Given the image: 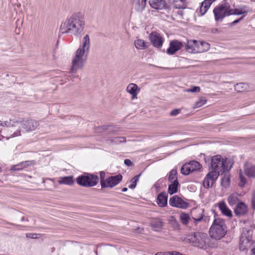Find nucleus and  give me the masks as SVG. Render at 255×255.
Masks as SVG:
<instances>
[{"label": "nucleus", "instance_id": "1", "mask_svg": "<svg viewBox=\"0 0 255 255\" xmlns=\"http://www.w3.org/2000/svg\"><path fill=\"white\" fill-rule=\"evenodd\" d=\"M205 161L206 163H210L213 170L206 175L203 182V186L207 189L212 186L220 174L228 172L233 165L232 160L224 159L220 155L214 156L211 159L209 157L205 158Z\"/></svg>", "mask_w": 255, "mask_h": 255}, {"label": "nucleus", "instance_id": "2", "mask_svg": "<svg viewBox=\"0 0 255 255\" xmlns=\"http://www.w3.org/2000/svg\"><path fill=\"white\" fill-rule=\"evenodd\" d=\"M85 26L84 13L78 11L74 12L68 17L64 22H62L60 32L64 33H71L75 36L80 35Z\"/></svg>", "mask_w": 255, "mask_h": 255}, {"label": "nucleus", "instance_id": "3", "mask_svg": "<svg viewBox=\"0 0 255 255\" xmlns=\"http://www.w3.org/2000/svg\"><path fill=\"white\" fill-rule=\"evenodd\" d=\"M184 241L191 246L203 250L217 247L216 241L211 239L207 234L202 232H192L186 235Z\"/></svg>", "mask_w": 255, "mask_h": 255}, {"label": "nucleus", "instance_id": "4", "mask_svg": "<svg viewBox=\"0 0 255 255\" xmlns=\"http://www.w3.org/2000/svg\"><path fill=\"white\" fill-rule=\"evenodd\" d=\"M90 47V38L88 34H86L83 37L82 48H79L75 53V55L72 60L71 71L77 70L81 69L84 62L87 59Z\"/></svg>", "mask_w": 255, "mask_h": 255}, {"label": "nucleus", "instance_id": "5", "mask_svg": "<svg viewBox=\"0 0 255 255\" xmlns=\"http://www.w3.org/2000/svg\"><path fill=\"white\" fill-rule=\"evenodd\" d=\"M227 229L225 221L220 218H216L209 230L210 238L213 240H219L224 237Z\"/></svg>", "mask_w": 255, "mask_h": 255}, {"label": "nucleus", "instance_id": "6", "mask_svg": "<svg viewBox=\"0 0 255 255\" xmlns=\"http://www.w3.org/2000/svg\"><path fill=\"white\" fill-rule=\"evenodd\" d=\"M230 4L228 2H225L218 6L216 7L213 12L216 21L224 18L227 15L226 8H229Z\"/></svg>", "mask_w": 255, "mask_h": 255}, {"label": "nucleus", "instance_id": "7", "mask_svg": "<svg viewBox=\"0 0 255 255\" xmlns=\"http://www.w3.org/2000/svg\"><path fill=\"white\" fill-rule=\"evenodd\" d=\"M19 125L22 126V128L25 129L26 131H31L35 130L39 125V122L31 119L27 120L22 119L19 121Z\"/></svg>", "mask_w": 255, "mask_h": 255}, {"label": "nucleus", "instance_id": "8", "mask_svg": "<svg viewBox=\"0 0 255 255\" xmlns=\"http://www.w3.org/2000/svg\"><path fill=\"white\" fill-rule=\"evenodd\" d=\"M169 205L172 207H174L181 209H187L189 206V204L182 200L177 195L172 196L169 199Z\"/></svg>", "mask_w": 255, "mask_h": 255}, {"label": "nucleus", "instance_id": "9", "mask_svg": "<svg viewBox=\"0 0 255 255\" xmlns=\"http://www.w3.org/2000/svg\"><path fill=\"white\" fill-rule=\"evenodd\" d=\"M123 179V176L121 174H118L115 176H111L107 178V181L103 189L106 188H112L119 184Z\"/></svg>", "mask_w": 255, "mask_h": 255}, {"label": "nucleus", "instance_id": "10", "mask_svg": "<svg viewBox=\"0 0 255 255\" xmlns=\"http://www.w3.org/2000/svg\"><path fill=\"white\" fill-rule=\"evenodd\" d=\"M149 38L153 46L157 48L162 47L163 39L160 34L157 32H152L149 35Z\"/></svg>", "mask_w": 255, "mask_h": 255}, {"label": "nucleus", "instance_id": "11", "mask_svg": "<svg viewBox=\"0 0 255 255\" xmlns=\"http://www.w3.org/2000/svg\"><path fill=\"white\" fill-rule=\"evenodd\" d=\"M246 233L244 230L240 239L239 248L242 251L246 249V246L244 244H248L252 239V232L250 230H246Z\"/></svg>", "mask_w": 255, "mask_h": 255}, {"label": "nucleus", "instance_id": "12", "mask_svg": "<svg viewBox=\"0 0 255 255\" xmlns=\"http://www.w3.org/2000/svg\"><path fill=\"white\" fill-rule=\"evenodd\" d=\"M183 46L182 42L177 40L170 41L169 47L167 49L166 53L169 55H173L177 51L181 49Z\"/></svg>", "mask_w": 255, "mask_h": 255}, {"label": "nucleus", "instance_id": "13", "mask_svg": "<svg viewBox=\"0 0 255 255\" xmlns=\"http://www.w3.org/2000/svg\"><path fill=\"white\" fill-rule=\"evenodd\" d=\"M149 3L151 7L157 10L167 9L169 7L165 0H151Z\"/></svg>", "mask_w": 255, "mask_h": 255}, {"label": "nucleus", "instance_id": "14", "mask_svg": "<svg viewBox=\"0 0 255 255\" xmlns=\"http://www.w3.org/2000/svg\"><path fill=\"white\" fill-rule=\"evenodd\" d=\"M247 212V206L246 205L241 202L237 205L235 209H234V212L235 214L238 216H242L244 215Z\"/></svg>", "mask_w": 255, "mask_h": 255}, {"label": "nucleus", "instance_id": "15", "mask_svg": "<svg viewBox=\"0 0 255 255\" xmlns=\"http://www.w3.org/2000/svg\"><path fill=\"white\" fill-rule=\"evenodd\" d=\"M85 173L87 182L91 184V185H88V187H94L97 185L99 180V177L98 175L86 172H85Z\"/></svg>", "mask_w": 255, "mask_h": 255}, {"label": "nucleus", "instance_id": "16", "mask_svg": "<svg viewBox=\"0 0 255 255\" xmlns=\"http://www.w3.org/2000/svg\"><path fill=\"white\" fill-rule=\"evenodd\" d=\"M167 194L165 192L159 193L157 198V204L160 207H164L167 205Z\"/></svg>", "mask_w": 255, "mask_h": 255}, {"label": "nucleus", "instance_id": "17", "mask_svg": "<svg viewBox=\"0 0 255 255\" xmlns=\"http://www.w3.org/2000/svg\"><path fill=\"white\" fill-rule=\"evenodd\" d=\"M244 170L246 175L249 177H255V165L247 162L244 165Z\"/></svg>", "mask_w": 255, "mask_h": 255}, {"label": "nucleus", "instance_id": "18", "mask_svg": "<svg viewBox=\"0 0 255 255\" xmlns=\"http://www.w3.org/2000/svg\"><path fill=\"white\" fill-rule=\"evenodd\" d=\"M127 91L132 96V99L137 98V91H139L138 86L133 83L129 84L127 87Z\"/></svg>", "mask_w": 255, "mask_h": 255}, {"label": "nucleus", "instance_id": "19", "mask_svg": "<svg viewBox=\"0 0 255 255\" xmlns=\"http://www.w3.org/2000/svg\"><path fill=\"white\" fill-rule=\"evenodd\" d=\"M218 207L222 213L228 217H232V213L231 210L227 207L226 203L224 201L220 202L218 203Z\"/></svg>", "mask_w": 255, "mask_h": 255}, {"label": "nucleus", "instance_id": "20", "mask_svg": "<svg viewBox=\"0 0 255 255\" xmlns=\"http://www.w3.org/2000/svg\"><path fill=\"white\" fill-rule=\"evenodd\" d=\"M58 183L59 184H65L71 186L74 183L73 176H69L60 177Z\"/></svg>", "mask_w": 255, "mask_h": 255}, {"label": "nucleus", "instance_id": "21", "mask_svg": "<svg viewBox=\"0 0 255 255\" xmlns=\"http://www.w3.org/2000/svg\"><path fill=\"white\" fill-rule=\"evenodd\" d=\"M76 182L80 186L84 187H88V185H91V183L87 182L85 173L81 175H79L76 178Z\"/></svg>", "mask_w": 255, "mask_h": 255}, {"label": "nucleus", "instance_id": "22", "mask_svg": "<svg viewBox=\"0 0 255 255\" xmlns=\"http://www.w3.org/2000/svg\"><path fill=\"white\" fill-rule=\"evenodd\" d=\"M196 43V40H188L186 45L187 51L190 53H198V49H195V43Z\"/></svg>", "mask_w": 255, "mask_h": 255}, {"label": "nucleus", "instance_id": "23", "mask_svg": "<svg viewBox=\"0 0 255 255\" xmlns=\"http://www.w3.org/2000/svg\"><path fill=\"white\" fill-rule=\"evenodd\" d=\"M212 3V1L209 0H205L201 3L200 8L201 15H203L207 12Z\"/></svg>", "mask_w": 255, "mask_h": 255}, {"label": "nucleus", "instance_id": "24", "mask_svg": "<svg viewBox=\"0 0 255 255\" xmlns=\"http://www.w3.org/2000/svg\"><path fill=\"white\" fill-rule=\"evenodd\" d=\"M172 183L169 185L168 192L170 195H172L177 192L178 187L179 185L178 180H174L171 182Z\"/></svg>", "mask_w": 255, "mask_h": 255}, {"label": "nucleus", "instance_id": "25", "mask_svg": "<svg viewBox=\"0 0 255 255\" xmlns=\"http://www.w3.org/2000/svg\"><path fill=\"white\" fill-rule=\"evenodd\" d=\"M151 226L155 231H158L162 229L163 222L160 219L156 218L151 222Z\"/></svg>", "mask_w": 255, "mask_h": 255}, {"label": "nucleus", "instance_id": "26", "mask_svg": "<svg viewBox=\"0 0 255 255\" xmlns=\"http://www.w3.org/2000/svg\"><path fill=\"white\" fill-rule=\"evenodd\" d=\"M249 86L248 84L245 83H240L236 84L234 86L235 90L238 92H243L245 91H248Z\"/></svg>", "mask_w": 255, "mask_h": 255}, {"label": "nucleus", "instance_id": "27", "mask_svg": "<svg viewBox=\"0 0 255 255\" xmlns=\"http://www.w3.org/2000/svg\"><path fill=\"white\" fill-rule=\"evenodd\" d=\"M135 47L138 49H145L148 46V43L142 39H137L134 41Z\"/></svg>", "mask_w": 255, "mask_h": 255}, {"label": "nucleus", "instance_id": "28", "mask_svg": "<svg viewBox=\"0 0 255 255\" xmlns=\"http://www.w3.org/2000/svg\"><path fill=\"white\" fill-rule=\"evenodd\" d=\"M147 0H138L135 4V9L137 11L141 12L145 8Z\"/></svg>", "mask_w": 255, "mask_h": 255}, {"label": "nucleus", "instance_id": "29", "mask_svg": "<svg viewBox=\"0 0 255 255\" xmlns=\"http://www.w3.org/2000/svg\"><path fill=\"white\" fill-rule=\"evenodd\" d=\"M181 173L184 175H187L190 173L193 172V169L191 168L189 164L186 163L182 165L180 170Z\"/></svg>", "mask_w": 255, "mask_h": 255}, {"label": "nucleus", "instance_id": "30", "mask_svg": "<svg viewBox=\"0 0 255 255\" xmlns=\"http://www.w3.org/2000/svg\"><path fill=\"white\" fill-rule=\"evenodd\" d=\"M3 127H6L9 128H13L14 127H18L19 128V122L18 121H11L10 120L9 121L2 122Z\"/></svg>", "mask_w": 255, "mask_h": 255}, {"label": "nucleus", "instance_id": "31", "mask_svg": "<svg viewBox=\"0 0 255 255\" xmlns=\"http://www.w3.org/2000/svg\"><path fill=\"white\" fill-rule=\"evenodd\" d=\"M238 201L239 198L237 194H231L228 198V203L231 206L235 205L237 203Z\"/></svg>", "mask_w": 255, "mask_h": 255}, {"label": "nucleus", "instance_id": "32", "mask_svg": "<svg viewBox=\"0 0 255 255\" xmlns=\"http://www.w3.org/2000/svg\"><path fill=\"white\" fill-rule=\"evenodd\" d=\"M200 49H198V53H202L208 50L210 48V45L206 42L201 41H200Z\"/></svg>", "mask_w": 255, "mask_h": 255}, {"label": "nucleus", "instance_id": "33", "mask_svg": "<svg viewBox=\"0 0 255 255\" xmlns=\"http://www.w3.org/2000/svg\"><path fill=\"white\" fill-rule=\"evenodd\" d=\"M181 222L184 225H187L190 220L189 215L185 213H182L180 215Z\"/></svg>", "mask_w": 255, "mask_h": 255}, {"label": "nucleus", "instance_id": "34", "mask_svg": "<svg viewBox=\"0 0 255 255\" xmlns=\"http://www.w3.org/2000/svg\"><path fill=\"white\" fill-rule=\"evenodd\" d=\"M188 164H189L191 168L193 169V172L200 169L202 167V166L200 163L196 161H191L188 162Z\"/></svg>", "mask_w": 255, "mask_h": 255}, {"label": "nucleus", "instance_id": "35", "mask_svg": "<svg viewBox=\"0 0 255 255\" xmlns=\"http://www.w3.org/2000/svg\"><path fill=\"white\" fill-rule=\"evenodd\" d=\"M141 173L134 176L130 180L131 184L129 185L128 187L130 189H134L136 186L137 182L138 181Z\"/></svg>", "mask_w": 255, "mask_h": 255}, {"label": "nucleus", "instance_id": "36", "mask_svg": "<svg viewBox=\"0 0 255 255\" xmlns=\"http://www.w3.org/2000/svg\"><path fill=\"white\" fill-rule=\"evenodd\" d=\"M178 180L177 171L176 169H173L170 171L169 173L168 180L170 182H173L174 180Z\"/></svg>", "mask_w": 255, "mask_h": 255}, {"label": "nucleus", "instance_id": "37", "mask_svg": "<svg viewBox=\"0 0 255 255\" xmlns=\"http://www.w3.org/2000/svg\"><path fill=\"white\" fill-rule=\"evenodd\" d=\"M230 182V177L228 176H227L226 174H225L222 178L221 183L222 186L225 187H227L229 186Z\"/></svg>", "mask_w": 255, "mask_h": 255}, {"label": "nucleus", "instance_id": "38", "mask_svg": "<svg viewBox=\"0 0 255 255\" xmlns=\"http://www.w3.org/2000/svg\"><path fill=\"white\" fill-rule=\"evenodd\" d=\"M106 177V173L104 171H100V183L101 186V188L103 189V187L105 184L106 182L107 178Z\"/></svg>", "mask_w": 255, "mask_h": 255}, {"label": "nucleus", "instance_id": "39", "mask_svg": "<svg viewBox=\"0 0 255 255\" xmlns=\"http://www.w3.org/2000/svg\"><path fill=\"white\" fill-rule=\"evenodd\" d=\"M207 102L205 98H201L195 104V108H199L204 105Z\"/></svg>", "mask_w": 255, "mask_h": 255}, {"label": "nucleus", "instance_id": "40", "mask_svg": "<svg viewBox=\"0 0 255 255\" xmlns=\"http://www.w3.org/2000/svg\"><path fill=\"white\" fill-rule=\"evenodd\" d=\"M113 141L115 143L118 144L126 142V139L125 137H116L113 139Z\"/></svg>", "mask_w": 255, "mask_h": 255}, {"label": "nucleus", "instance_id": "41", "mask_svg": "<svg viewBox=\"0 0 255 255\" xmlns=\"http://www.w3.org/2000/svg\"><path fill=\"white\" fill-rule=\"evenodd\" d=\"M239 176L240 178V183L239 184V186L241 187H244L245 184L246 183V180L245 177L242 175V171L240 170Z\"/></svg>", "mask_w": 255, "mask_h": 255}, {"label": "nucleus", "instance_id": "42", "mask_svg": "<svg viewBox=\"0 0 255 255\" xmlns=\"http://www.w3.org/2000/svg\"><path fill=\"white\" fill-rule=\"evenodd\" d=\"M171 224L172 227L176 230L180 229V226L178 222L176 220H173L171 221Z\"/></svg>", "mask_w": 255, "mask_h": 255}, {"label": "nucleus", "instance_id": "43", "mask_svg": "<svg viewBox=\"0 0 255 255\" xmlns=\"http://www.w3.org/2000/svg\"><path fill=\"white\" fill-rule=\"evenodd\" d=\"M23 169V166L21 165V163H19L16 165L13 166L11 167V170L13 171H20Z\"/></svg>", "mask_w": 255, "mask_h": 255}, {"label": "nucleus", "instance_id": "44", "mask_svg": "<svg viewBox=\"0 0 255 255\" xmlns=\"http://www.w3.org/2000/svg\"><path fill=\"white\" fill-rule=\"evenodd\" d=\"M21 165L23 166V168L27 167V166L30 165L32 163H34V161H25L20 162Z\"/></svg>", "mask_w": 255, "mask_h": 255}, {"label": "nucleus", "instance_id": "45", "mask_svg": "<svg viewBox=\"0 0 255 255\" xmlns=\"http://www.w3.org/2000/svg\"><path fill=\"white\" fill-rule=\"evenodd\" d=\"M200 88L199 87L194 86V87H192V88L187 90V91L188 92L194 93V92H200Z\"/></svg>", "mask_w": 255, "mask_h": 255}, {"label": "nucleus", "instance_id": "46", "mask_svg": "<svg viewBox=\"0 0 255 255\" xmlns=\"http://www.w3.org/2000/svg\"><path fill=\"white\" fill-rule=\"evenodd\" d=\"M235 15H240L244 13H247L246 11H244L241 9L236 8L234 9Z\"/></svg>", "mask_w": 255, "mask_h": 255}, {"label": "nucleus", "instance_id": "47", "mask_svg": "<svg viewBox=\"0 0 255 255\" xmlns=\"http://www.w3.org/2000/svg\"><path fill=\"white\" fill-rule=\"evenodd\" d=\"M252 207L253 209H255V190L252 193Z\"/></svg>", "mask_w": 255, "mask_h": 255}, {"label": "nucleus", "instance_id": "48", "mask_svg": "<svg viewBox=\"0 0 255 255\" xmlns=\"http://www.w3.org/2000/svg\"><path fill=\"white\" fill-rule=\"evenodd\" d=\"M180 109H175L171 111L170 115L171 116H176L180 113Z\"/></svg>", "mask_w": 255, "mask_h": 255}, {"label": "nucleus", "instance_id": "49", "mask_svg": "<svg viewBox=\"0 0 255 255\" xmlns=\"http://www.w3.org/2000/svg\"><path fill=\"white\" fill-rule=\"evenodd\" d=\"M186 3L185 2H182L181 4H176L175 8L178 9H184L186 7Z\"/></svg>", "mask_w": 255, "mask_h": 255}, {"label": "nucleus", "instance_id": "50", "mask_svg": "<svg viewBox=\"0 0 255 255\" xmlns=\"http://www.w3.org/2000/svg\"><path fill=\"white\" fill-rule=\"evenodd\" d=\"M21 135L20 130L19 129L13 131V133L10 135L11 137L17 136Z\"/></svg>", "mask_w": 255, "mask_h": 255}, {"label": "nucleus", "instance_id": "51", "mask_svg": "<svg viewBox=\"0 0 255 255\" xmlns=\"http://www.w3.org/2000/svg\"><path fill=\"white\" fill-rule=\"evenodd\" d=\"M226 10L227 11V15H232V14L235 15L234 9H231L229 10V8H226Z\"/></svg>", "mask_w": 255, "mask_h": 255}, {"label": "nucleus", "instance_id": "52", "mask_svg": "<svg viewBox=\"0 0 255 255\" xmlns=\"http://www.w3.org/2000/svg\"><path fill=\"white\" fill-rule=\"evenodd\" d=\"M244 16H242L241 18L238 19H236L235 20H234L233 22H232L231 23V26H234L235 25H236L237 23H238V22H239L241 20H242L244 18Z\"/></svg>", "mask_w": 255, "mask_h": 255}, {"label": "nucleus", "instance_id": "53", "mask_svg": "<svg viewBox=\"0 0 255 255\" xmlns=\"http://www.w3.org/2000/svg\"><path fill=\"white\" fill-rule=\"evenodd\" d=\"M124 163L126 165H127L128 166L132 165V162L131 161V160L130 159H125L124 160Z\"/></svg>", "mask_w": 255, "mask_h": 255}, {"label": "nucleus", "instance_id": "54", "mask_svg": "<svg viewBox=\"0 0 255 255\" xmlns=\"http://www.w3.org/2000/svg\"><path fill=\"white\" fill-rule=\"evenodd\" d=\"M27 237L32 238V239H35L36 238V234H28L26 235Z\"/></svg>", "mask_w": 255, "mask_h": 255}, {"label": "nucleus", "instance_id": "55", "mask_svg": "<svg viewBox=\"0 0 255 255\" xmlns=\"http://www.w3.org/2000/svg\"><path fill=\"white\" fill-rule=\"evenodd\" d=\"M199 44H200V41H198L196 40V43H195V49H200V45Z\"/></svg>", "mask_w": 255, "mask_h": 255}, {"label": "nucleus", "instance_id": "56", "mask_svg": "<svg viewBox=\"0 0 255 255\" xmlns=\"http://www.w3.org/2000/svg\"><path fill=\"white\" fill-rule=\"evenodd\" d=\"M202 218H203V216L202 215L200 217H199V218H197V219L194 218V219L195 220L196 222H197L201 221L202 220Z\"/></svg>", "mask_w": 255, "mask_h": 255}, {"label": "nucleus", "instance_id": "57", "mask_svg": "<svg viewBox=\"0 0 255 255\" xmlns=\"http://www.w3.org/2000/svg\"><path fill=\"white\" fill-rule=\"evenodd\" d=\"M173 255H183V254L177 252H172Z\"/></svg>", "mask_w": 255, "mask_h": 255}, {"label": "nucleus", "instance_id": "58", "mask_svg": "<svg viewBox=\"0 0 255 255\" xmlns=\"http://www.w3.org/2000/svg\"><path fill=\"white\" fill-rule=\"evenodd\" d=\"M218 30L217 28H212V29L211 30V32L212 33H217V32H218Z\"/></svg>", "mask_w": 255, "mask_h": 255}, {"label": "nucleus", "instance_id": "59", "mask_svg": "<svg viewBox=\"0 0 255 255\" xmlns=\"http://www.w3.org/2000/svg\"><path fill=\"white\" fill-rule=\"evenodd\" d=\"M164 255H173L172 252H166Z\"/></svg>", "mask_w": 255, "mask_h": 255}, {"label": "nucleus", "instance_id": "60", "mask_svg": "<svg viewBox=\"0 0 255 255\" xmlns=\"http://www.w3.org/2000/svg\"><path fill=\"white\" fill-rule=\"evenodd\" d=\"M154 186L156 188H158L159 187V184L157 183H155L154 185Z\"/></svg>", "mask_w": 255, "mask_h": 255}, {"label": "nucleus", "instance_id": "61", "mask_svg": "<svg viewBox=\"0 0 255 255\" xmlns=\"http://www.w3.org/2000/svg\"><path fill=\"white\" fill-rule=\"evenodd\" d=\"M122 191H123V192H126V191H127V190H128V188H127L125 187V188H123L122 189Z\"/></svg>", "mask_w": 255, "mask_h": 255}, {"label": "nucleus", "instance_id": "62", "mask_svg": "<svg viewBox=\"0 0 255 255\" xmlns=\"http://www.w3.org/2000/svg\"><path fill=\"white\" fill-rule=\"evenodd\" d=\"M155 255H163L162 254V253H161V252H158V253H156Z\"/></svg>", "mask_w": 255, "mask_h": 255}, {"label": "nucleus", "instance_id": "63", "mask_svg": "<svg viewBox=\"0 0 255 255\" xmlns=\"http://www.w3.org/2000/svg\"><path fill=\"white\" fill-rule=\"evenodd\" d=\"M253 253L255 255V248L252 250Z\"/></svg>", "mask_w": 255, "mask_h": 255}, {"label": "nucleus", "instance_id": "64", "mask_svg": "<svg viewBox=\"0 0 255 255\" xmlns=\"http://www.w3.org/2000/svg\"><path fill=\"white\" fill-rule=\"evenodd\" d=\"M54 251H55V248H53H53H51V252H54Z\"/></svg>", "mask_w": 255, "mask_h": 255}]
</instances>
